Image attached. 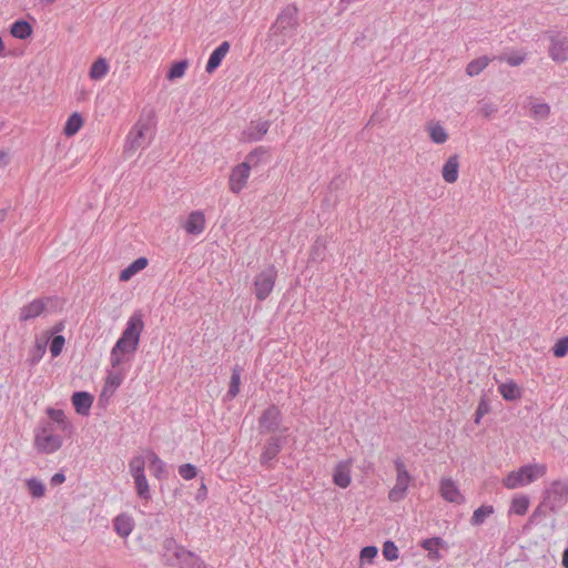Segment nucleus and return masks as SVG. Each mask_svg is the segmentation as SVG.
Wrapping results in <instances>:
<instances>
[{
    "instance_id": "obj_1",
    "label": "nucleus",
    "mask_w": 568,
    "mask_h": 568,
    "mask_svg": "<svg viewBox=\"0 0 568 568\" xmlns=\"http://www.w3.org/2000/svg\"><path fill=\"white\" fill-rule=\"evenodd\" d=\"M143 313L138 310L128 318L121 336L110 352L111 367L116 368L130 361L139 348L141 335L144 331Z\"/></svg>"
},
{
    "instance_id": "obj_2",
    "label": "nucleus",
    "mask_w": 568,
    "mask_h": 568,
    "mask_svg": "<svg viewBox=\"0 0 568 568\" xmlns=\"http://www.w3.org/2000/svg\"><path fill=\"white\" fill-rule=\"evenodd\" d=\"M156 116L153 109H143L138 121L129 131L124 141V153L134 154L139 149L149 146L154 138Z\"/></svg>"
},
{
    "instance_id": "obj_3",
    "label": "nucleus",
    "mask_w": 568,
    "mask_h": 568,
    "mask_svg": "<svg viewBox=\"0 0 568 568\" xmlns=\"http://www.w3.org/2000/svg\"><path fill=\"white\" fill-rule=\"evenodd\" d=\"M266 153L265 148H255L245 156L242 163L232 168L229 175V190L233 194H240L246 187L251 170L260 164L262 156Z\"/></svg>"
},
{
    "instance_id": "obj_4",
    "label": "nucleus",
    "mask_w": 568,
    "mask_h": 568,
    "mask_svg": "<svg viewBox=\"0 0 568 568\" xmlns=\"http://www.w3.org/2000/svg\"><path fill=\"white\" fill-rule=\"evenodd\" d=\"M547 473L545 464H527L517 470L510 471L504 479L503 484L508 489H516L527 486L537 479L544 477Z\"/></svg>"
},
{
    "instance_id": "obj_5",
    "label": "nucleus",
    "mask_w": 568,
    "mask_h": 568,
    "mask_svg": "<svg viewBox=\"0 0 568 568\" xmlns=\"http://www.w3.org/2000/svg\"><path fill=\"white\" fill-rule=\"evenodd\" d=\"M298 27V9L295 4H287L277 16L275 22L270 28L271 36L282 37V43L285 39L292 38Z\"/></svg>"
},
{
    "instance_id": "obj_6",
    "label": "nucleus",
    "mask_w": 568,
    "mask_h": 568,
    "mask_svg": "<svg viewBox=\"0 0 568 568\" xmlns=\"http://www.w3.org/2000/svg\"><path fill=\"white\" fill-rule=\"evenodd\" d=\"M62 437L55 434L52 423H41L34 432V448L41 454H53L61 448Z\"/></svg>"
},
{
    "instance_id": "obj_7",
    "label": "nucleus",
    "mask_w": 568,
    "mask_h": 568,
    "mask_svg": "<svg viewBox=\"0 0 568 568\" xmlns=\"http://www.w3.org/2000/svg\"><path fill=\"white\" fill-rule=\"evenodd\" d=\"M394 467L396 470V480L393 488L388 491V499L392 503H399L406 498L413 477L408 473L402 458L397 457L394 459Z\"/></svg>"
},
{
    "instance_id": "obj_8",
    "label": "nucleus",
    "mask_w": 568,
    "mask_h": 568,
    "mask_svg": "<svg viewBox=\"0 0 568 568\" xmlns=\"http://www.w3.org/2000/svg\"><path fill=\"white\" fill-rule=\"evenodd\" d=\"M277 278V270L274 265L264 267L254 278V295L260 302L265 301L273 292Z\"/></svg>"
},
{
    "instance_id": "obj_9",
    "label": "nucleus",
    "mask_w": 568,
    "mask_h": 568,
    "mask_svg": "<svg viewBox=\"0 0 568 568\" xmlns=\"http://www.w3.org/2000/svg\"><path fill=\"white\" fill-rule=\"evenodd\" d=\"M545 501L551 511H558L568 501V480H554L545 491Z\"/></svg>"
},
{
    "instance_id": "obj_10",
    "label": "nucleus",
    "mask_w": 568,
    "mask_h": 568,
    "mask_svg": "<svg viewBox=\"0 0 568 568\" xmlns=\"http://www.w3.org/2000/svg\"><path fill=\"white\" fill-rule=\"evenodd\" d=\"M283 420V415L280 408L275 405L268 406L261 415L258 425L262 433H275L280 430Z\"/></svg>"
},
{
    "instance_id": "obj_11",
    "label": "nucleus",
    "mask_w": 568,
    "mask_h": 568,
    "mask_svg": "<svg viewBox=\"0 0 568 568\" xmlns=\"http://www.w3.org/2000/svg\"><path fill=\"white\" fill-rule=\"evenodd\" d=\"M438 491L440 497L447 503L456 505L465 503V497L462 494L458 484L449 477H443L439 480Z\"/></svg>"
},
{
    "instance_id": "obj_12",
    "label": "nucleus",
    "mask_w": 568,
    "mask_h": 568,
    "mask_svg": "<svg viewBox=\"0 0 568 568\" xmlns=\"http://www.w3.org/2000/svg\"><path fill=\"white\" fill-rule=\"evenodd\" d=\"M125 378V372L121 368V366L116 368H111L108 371V375L104 382V386L102 388L100 400L105 399L106 402L111 396H113L114 392L120 387Z\"/></svg>"
},
{
    "instance_id": "obj_13",
    "label": "nucleus",
    "mask_w": 568,
    "mask_h": 568,
    "mask_svg": "<svg viewBox=\"0 0 568 568\" xmlns=\"http://www.w3.org/2000/svg\"><path fill=\"white\" fill-rule=\"evenodd\" d=\"M186 234L197 236L202 234L206 227V219L202 211H192L184 222L181 224Z\"/></svg>"
},
{
    "instance_id": "obj_14",
    "label": "nucleus",
    "mask_w": 568,
    "mask_h": 568,
    "mask_svg": "<svg viewBox=\"0 0 568 568\" xmlns=\"http://www.w3.org/2000/svg\"><path fill=\"white\" fill-rule=\"evenodd\" d=\"M549 40V57L557 63L566 62L568 60V38L551 36Z\"/></svg>"
},
{
    "instance_id": "obj_15",
    "label": "nucleus",
    "mask_w": 568,
    "mask_h": 568,
    "mask_svg": "<svg viewBox=\"0 0 568 568\" xmlns=\"http://www.w3.org/2000/svg\"><path fill=\"white\" fill-rule=\"evenodd\" d=\"M271 126L270 121H251L242 132V141L257 142L261 141L267 133Z\"/></svg>"
},
{
    "instance_id": "obj_16",
    "label": "nucleus",
    "mask_w": 568,
    "mask_h": 568,
    "mask_svg": "<svg viewBox=\"0 0 568 568\" xmlns=\"http://www.w3.org/2000/svg\"><path fill=\"white\" fill-rule=\"evenodd\" d=\"M48 301V298H36L22 306L19 312L20 322H28L40 316L44 312Z\"/></svg>"
},
{
    "instance_id": "obj_17",
    "label": "nucleus",
    "mask_w": 568,
    "mask_h": 568,
    "mask_svg": "<svg viewBox=\"0 0 568 568\" xmlns=\"http://www.w3.org/2000/svg\"><path fill=\"white\" fill-rule=\"evenodd\" d=\"M175 566L179 568H206L200 556L187 549L175 554Z\"/></svg>"
},
{
    "instance_id": "obj_18",
    "label": "nucleus",
    "mask_w": 568,
    "mask_h": 568,
    "mask_svg": "<svg viewBox=\"0 0 568 568\" xmlns=\"http://www.w3.org/2000/svg\"><path fill=\"white\" fill-rule=\"evenodd\" d=\"M285 437H272L268 439L261 454L262 465H267L274 460L283 448Z\"/></svg>"
},
{
    "instance_id": "obj_19",
    "label": "nucleus",
    "mask_w": 568,
    "mask_h": 568,
    "mask_svg": "<svg viewBox=\"0 0 568 568\" xmlns=\"http://www.w3.org/2000/svg\"><path fill=\"white\" fill-rule=\"evenodd\" d=\"M333 481L341 488H347L351 485L352 476L349 460H342L335 466L333 471Z\"/></svg>"
},
{
    "instance_id": "obj_20",
    "label": "nucleus",
    "mask_w": 568,
    "mask_h": 568,
    "mask_svg": "<svg viewBox=\"0 0 568 568\" xmlns=\"http://www.w3.org/2000/svg\"><path fill=\"white\" fill-rule=\"evenodd\" d=\"M231 48L229 41H223L213 52L210 54L205 71L213 73L220 65L223 59L226 57Z\"/></svg>"
},
{
    "instance_id": "obj_21",
    "label": "nucleus",
    "mask_w": 568,
    "mask_h": 568,
    "mask_svg": "<svg viewBox=\"0 0 568 568\" xmlns=\"http://www.w3.org/2000/svg\"><path fill=\"white\" fill-rule=\"evenodd\" d=\"M149 467L152 475L159 480L166 479L169 477V466L163 462L154 452L148 453Z\"/></svg>"
},
{
    "instance_id": "obj_22",
    "label": "nucleus",
    "mask_w": 568,
    "mask_h": 568,
    "mask_svg": "<svg viewBox=\"0 0 568 568\" xmlns=\"http://www.w3.org/2000/svg\"><path fill=\"white\" fill-rule=\"evenodd\" d=\"M442 175L445 182L455 183L459 176V158L454 154L447 159L442 169Z\"/></svg>"
},
{
    "instance_id": "obj_23",
    "label": "nucleus",
    "mask_w": 568,
    "mask_h": 568,
    "mask_svg": "<svg viewBox=\"0 0 568 568\" xmlns=\"http://www.w3.org/2000/svg\"><path fill=\"white\" fill-rule=\"evenodd\" d=\"M113 528L118 536L128 538L134 528V520L126 514H120L113 519Z\"/></svg>"
},
{
    "instance_id": "obj_24",
    "label": "nucleus",
    "mask_w": 568,
    "mask_h": 568,
    "mask_svg": "<svg viewBox=\"0 0 568 568\" xmlns=\"http://www.w3.org/2000/svg\"><path fill=\"white\" fill-rule=\"evenodd\" d=\"M93 403V397L88 392H75L72 404L78 414L87 416Z\"/></svg>"
},
{
    "instance_id": "obj_25",
    "label": "nucleus",
    "mask_w": 568,
    "mask_h": 568,
    "mask_svg": "<svg viewBox=\"0 0 568 568\" xmlns=\"http://www.w3.org/2000/svg\"><path fill=\"white\" fill-rule=\"evenodd\" d=\"M184 547L179 545L173 537H166L163 541V559L165 565L175 566V554L181 552Z\"/></svg>"
},
{
    "instance_id": "obj_26",
    "label": "nucleus",
    "mask_w": 568,
    "mask_h": 568,
    "mask_svg": "<svg viewBox=\"0 0 568 568\" xmlns=\"http://www.w3.org/2000/svg\"><path fill=\"white\" fill-rule=\"evenodd\" d=\"M445 541L440 537H433L424 539L420 542V547L428 552V558L430 560H439L442 555L438 550V547L444 546Z\"/></svg>"
},
{
    "instance_id": "obj_27",
    "label": "nucleus",
    "mask_w": 568,
    "mask_h": 568,
    "mask_svg": "<svg viewBox=\"0 0 568 568\" xmlns=\"http://www.w3.org/2000/svg\"><path fill=\"white\" fill-rule=\"evenodd\" d=\"M426 130L435 144H444L448 140V133L439 122L428 123Z\"/></svg>"
},
{
    "instance_id": "obj_28",
    "label": "nucleus",
    "mask_w": 568,
    "mask_h": 568,
    "mask_svg": "<svg viewBox=\"0 0 568 568\" xmlns=\"http://www.w3.org/2000/svg\"><path fill=\"white\" fill-rule=\"evenodd\" d=\"M110 65L105 58H98L90 68L89 77L91 80L99 81L102 80L109 72Z\"/></svg>"
},
{
    "instance_id": "obj_29",
    "label": "nucleus",
    "mask_w": 568,
    "mask_h": 568,
    "mask_svg": "<svg viewBox=\"0 0 568 568\" xmlns=\"http://www.w3.org/2000/svg\"><path fill=\"white\" fill-rule=\"evenodd\" d=\"M148 258L146 257H139L135 261H133L129 266L123 268L120 273V280L121 281H129L132 276H134L140 271L144 270L148 266Z\"/></svg>"
},
{
    "instance_id": "obj_30",
    "label": "nucleus",
    "mask_w": 568,
    "mask_h": 568,
    "mask_svg": "<svg viewBox=\"0 0 568 568\" xmlns=\"http://www.w3.org/2000/svg\"><path fill=\"white\" fill-rule=\"evenodd\" d=\"M26 487L32 498H42L45 495V486L42 480L37 477L27 478Z\"/></svg>"
},
{
    "instance_id": "obj_31",
    "label": "nucleus",
    "mask_w": 568,
    "mask_h": 568,
    "mask_svg": "<svg viewBox=\"0 0 568 568\" xmlns=\"http://www.w3.org/2000/svg\"><path fill=\"white\" fill-rule=\"evenodd\" d=\"M498 390L506 400H516L521 395L519 387L513 381L500 384Z\"/></svg>"
},
{
    "instance_id": "obj_32",
    "label": "nucleus",
    "mask_w": 568,
    "mask_h": 568,
    "mask_svg": "<svg viewBox=\"0 0 568 568\" xmlns=\"http://www.w3.org/2000/svg\"><path fill=\"white\" fill-rule=\"evenodd\" d=\"M32 33L31 24L26 20H18L11 26V34L20 40L29 38Z\"/></svg>"
},
{
    "instance_id": "obj_33",
    "label": "nucleus",
    "mask_w": 568,
    "mask_h": 568,
    "mask_svg": "<svg viewBox=\"0 0 568 568\" xmlns=\"http://www.w3.org/2000/svg\"><path fill=\"white\" fill-rule=\"evenodd\" d=\"M490 61H491V59L488 58L487 55H483L477 59H474L467 64L466 73L469 77L478 75L480 72H483L487 68V65L489 64Z\"/></svg>"
},
{
    "instance_id": "obj_34",
    "label": "nucleus",
    "mask_w": 568,
    "mask_h": 568,
    "mask_svg": "<svg viewBox=\"0 0 568 568\" xmlns=\"http://www.w3.org/2000/svg\"><path fill=\"white\" fill-rule=\"evenodd\" d=\"M82 125H83L82 116L78 112H74L68 118L64 129H63V133L67 136H72L79 132V130L82 128Z\"/></svg>"
},
{
    "instance_id": "obj_35",
    "label": "nucleus",
    "mask_w": 568,
    "mask_h": 568,
    "mask_svg": "<svg viewBox=\"0 0 568 568\" xmlns=\"http://www.w3.org/2000/svg\"><path fill=\"white\" fill-rule=\"evenodd\" d=\"M495 511L494 507L491 505H483L475 509L470 523L473 526H480L485 523V520L493 515Z\"/></svg>"
},
{
    "instance_id": "obj_36",
    "label": "nucleus",
    "mask_w": 568,
    "mask_h": 568,
    "mask_svg": "<svg viewBox=\"0 0 568 568\" xmlns=\"http://www.w3.org/2000/svg\"><path fill=\"white\" fill-rule=\"evenodd\" d=\"M550 115V105L544 102H532L530 105V116L536 121H542Z\"/></svg>"
},
{
    "instance_id": "obj_37",
    "label": "nucleus",
    "mask_w": 568,
    "mask_h": 568,
    "mask_svg": "<svg viewBox=\"0 0 568 568\" xmlns=\"http://www.w3.org/2000/svg\"><path fill=\"white\" fill-rule=\"evenodd\" d=\"M136 494L140 498L151 499V490L145 475L133 477Z\"/></svg>"
},
{
    "instance_id": "obj_38",
    "label": "nucleus",
    "mask_w": 568,
    "mask_h": 568,
    "mask_svg": "<svg viewBox=\"0 0 568 568\" xmlns=\"http://www.w3.org/2000/svg\"><path fill=\"white\" fill-rule=\"evenodd\" d=\"M47 351V342L37 341L34 346L30 349L28 363L30 366L37 365L43 357Z\"/></svg>"
},
{
    "instance_id": "obj_39",
    "label": "nucleus",
    "mask_w": 568,
    "mask_h": 568,
    "mask_svg": "<svg viewBox=\"0 0 568 568\" xmlns=\"http://www.w3.org/2000/svg\"><path fill=\"white\" fill-rule=\"evenodd\" d=\"M47 414L49 417L60 426L61 430L71 428L70 423L67 420L65 414L61 409L48 408Z\"/></svg>"
},
{
    "instance_id": "obj_40",
    "label": "nucleus",
    "mask_w": 568,
    "mask_h": 568,
    "mask_svg": "<svg viewBox=\"0 0 568 568\" xmlns=\"http://www.w3.org/2000/svg\"><path fill=\"white\" fill-rule=\"evenodd\" d=\"M145 458L141 455L134 456L129 463V471L133 477L145 475Z\"/></svg>"
},
{
    "instance_id": "obj_41",
    "label": "nucleus",
    "mask_w": 568,
    "mask_h": 568,
    "mask_svg": "<svg viewBox=\"0 0 568 568\" xmlns=\"http://www.w3.org/2000/svg\"><path fill=\"white\" fill-rule=\"evenodd\" d=\"M528 507H529V499L527 496H519V497H515L513 500H511V505H510V511L518 515V516H523L527 513L528 510Z\"/></svg>"
},
{
    "instance_id": "obj_42",
    "label": "nucleus",
    "mask_w": 568,
    "mask_h": 568,
    "mask_svg": "<svg viewBox=\"0 0 568 568\" xmlns=\"http://www.w3.org/2000/svg\"><path fill=\"white\" fill-rule=\"evenodd\" d=\"M240 384H241V369L239 367H234L232 369L230 387L227 390V396L230 398H234L240 393Z\"/></svg>"
},
{
    "instance_id": "obj_43",
    "label": "nucleus",
    "mask_w": 568,
    "mask_h": 568,
    "mask_svg": "<svg viewBox=\"0 0 568 568\" xmlns=\"http://www.w3.org/2000/svg\"><path fill=\"white\" fill-rule=\"evenodd\" d=\"M383 556L385 557V559H387L389 561H394V560L398 559V556H399L398 548L394 541L387 540L384 542Z\"/></svg>"
},
{
    "instance_id": "obj_44",
    "label": "nucleus",
    "mask_w": 568,
    "mask_h": 568,
    "mask_svg": "<svg viewBox=\"0 0 568 568\" xmlns=\"http://www.w3.org/2000/svg\"><path fill=\"white\" fill-rule=\"evenodd\" d=\"M179 474L185 480H191L197 476V468L190 463L179 466Z\"/></svg>"
},
{
    "instance_id": "obj_45",
    "label": "nucleus",
    "mask_w": 568,
    "mask_h": 568,
    "mask_svg": "<svg viewBox=\"0 0 568 568\" xmlns=\"http://www.w3.org/2000/svg\"><path fill=\"white\" fill-rule=\"evenodd\" d=\"M186 68H187V62L186 61L175 62L171 67L169 73H168V78L170 80H174V79L183 77L184 73H185Z\"/></svg>"
},
{
    "instance_id": "obj_46",
    "label": "nucleus",
    "mask_w": 568,
    "mask_h": 568,
    "mask_svg": "<svg viewBox=\"0 0 568 568\" xmlns=\"http://www.w3.org/2000/svg\"><path fill=\"white\" fill-rule=\"evenodd\" d=\"M552 353L556 357H564L568 354V335L559 338L555 343Z\"/></svg>"
},
{
    "instance_id": "obj_47",
    "label": "nucleus",
    "mask_w": 568,
    "mask_h": 568,
    "mask_svg": "<svg viewBox=\"0 0 568 568\" xmlns=\"http://www.w3.org/2000/svg\"><path fill=\"white\" fill-rule=\"evenodd\" d=\"M64 344H65V339L62 335L54 336L50 344L51 356L58 357L62 353Z\"/></svg>"
},
{
    "instance_id": "obj_48",
    "label": "nucleus",
    "mask_w": 568,
    "mask_h": 568,
    "mask_svg": "<svg viewBox=\"0 0 568 568\" xmlns=\"http://www.w3.org/2000/svg\"><path fill=\"white\" fill-rule=\"evenodd\" d=\"M378 549L375 546H366L361 550V560L372 562L377 556Z\"/></svg>"
},
{
    "instance_id": "obj_49",
    "label": "nucleus",
    "mask_w": 568,
    "mask_h": 568,
    "mask_svg": "<svg viewBox=\"0 0 568 568\" xmlns=\"http://www.w3.org/2000/svg\"><path fill=\"white\" fill-rule=\"evenodd\" d=\"M499 59L501 61H506L510 67H518L525 61L526 54L525 53H515V54H510V55L499 58Z\"/></svg>"
},
{
    "instance_id": "obj_50",
    "label": "nucleus",
    "mask_w": 568,
    "mask_h": 568,
    "mask_svg": "<svg viewBox=\"0 0 568 568\" xmlns=\"http://www.w3.org/2000/svg\"><path fill=\"white\" fill-rule=\"evenodd\" d=\"M480 112L485 116H490L493 113L496 112V108L491 103H483L480 106Z\"/></svg>"
},
{
    "instance_id": "obj_51",
    "label": "nucleus",
    "mask_w": 568,
    "mask_h": 568,
    "mask_svg": "<svg viewBox=\"0 0 568 568\" xmlns=\"http://www.w3.org/2000/svg\"><path fill=\"white\" fill-rule=\"evenodd\" d=\"M64 481H65V475L62 471H59L51 477V484L54 486L61 485Z\"/></svg>"
},
{
    "instance_id": "obj_52",
    "label": "nucleus",
    "mask_w": 568,
    "mask_h": 568,
    "mask_svg": "<svg viewBox=\"0 0 568 568\" xmlns=\"http://www.w3.org/2000/svg\"><path fill=\"white\" fill-rule=\"evenodd\" d=\"M486 408L484 407V404L480 403L477 410H476V417H475V423L478 424L483 417V415L486 413Z\"/></svg>"
},
{
    "instance_id": "obj_53",
    "label": "nucleus",
    "mask_w": 568,
    "mask_h": 568,
    "mask_svg": "<svg viewBox=\"0 0 568 568\" xmlns=\"http://www.w3.org/2000/svg\"><path fill=\"white\" fill-rule=\"evenodd\" d=\"M9 164V154L6 151H0V165L7 166Z\"/></svg>"
},
{
    "instance_id": "obj_54",
    "label": "nucleus",
    "mask_w": 568,
    "mask_h": 568,
    "mask_svg": "<svg viewBox=\"0 0 568 568\" xmlns=\"http://www.w3.org/2000/svg\"><path fill=\"white\" fill-rule=\"evenodd\" d=\"M561 564L565 568H568V547L564 550Z\"/></svg>"
},
{
    "instance_id": "obj_55",
    "label": "nucleus",
    "mask_w": 568,
    "mask_h": 568,
    "mask_svg": "<svg viewBox=\"0 0 568 568\" xmlns=\"http://www.w3.org/2000/svg\"><path fill=\"white\" fill-rule=\"evenodd\" d=\"M6 214H7V213H6V211H4V210H1V211H0V223L4 220Z\"/></svg>"
},
{
    "instance_id": "obj_56",
    "label": "nucleus",
    "mask_w": 568,
    "mask_h": 568,
    "mask_svg": "<svg viewBox=\"0 0 568 568\" xmlns=\"http://www.w3.org/2000/svg\"><path fill=\"white\" fill-rule=\"evenodd\" d=\"M55 332H60L62 329V324H59L58 326H55Z\"/></svg>"
}]
</instances>
